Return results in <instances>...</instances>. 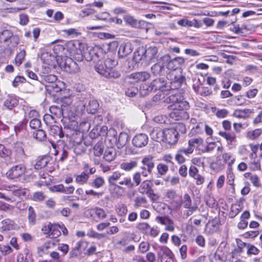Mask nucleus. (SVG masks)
Listing matches in <instances>:
<instances>
[{"instance_id":"nucleus-23","label":"nucleus","mask_w":262,"mask_h":262,"mask_svg":"<svg viewBox=\"0 0 262 262\" xmlns=\"http://www.w3.org/2000/svg\"><path fill=\"white\" fill-rule=\"evenodd\" d=\"M50 135L55 139H60L64 136L62 127L58 125H54L50 127Z\"/></svg>"},{"instance_id":"nucleus-5","label":"nucleus","mask_w":262,"mask_h":262,"mask_svg":"<svg viewBox=\"0 0 262 262\" xmlns=\"http://www.w3.org/2000/svg\"><path fill=\"white\" fill-rule=\"evenodd\" d=\"M46 61H43L45 64L48 66H51V63L50 61L54 59L56 61L58 66H70L72 63L77 64V62L73 58L69 57L67 56H57L56 57L52 56L51 55H48L47 53L42 54L41 55V59H45Z\"/></svg>"},{"instance_id":"nucleus-14","label":"nucleus","mask_w":262,"mask_h":262,"mask_svg":"<svg viewBox=\"0 0 262 262\" xmlns=\"http://www.w3.org/2000/svg\"><path fill=\"white\" fill-rule=\"evenodd\" d=\"M219 216H216L211 221H209L206 225L205 231L209 234H213L218 231L220 223Z\"/></svg>"},{"instance_id":"nucleus-13","label":"nucleus","mask_w":262,"mask_h":262,"mask_svg":"<svg viewBox=\"0 0 262 262\" xmlns=\"http://www.w3.org/2000/svg\"><path fill=\"white\" fill-rule=\"evenodd\" d=\"M88 245V243L86 242L83 241L78 242L76 246L70 251L69 258H73L80 256L86 248Z\"/></svg>"},{"instance_id":"nucleus-38","label":"nucleus","mask_w":262,"mask_h":262,"mask_svg":"<svg viewBox=\"0 0 262 262\" xmlns=\"http://www.w3.org/2000/svg\"><path fill=\"white\" fill-rule=\"evenodd\" d=\"M134 79L137 81H145L148 79L150 75L146 72H137L132 74Z\"/></svg>"},{"instance_id":"nucleus-7","label":"nucleus","mask_w":262,"mask_h":262,"mask_svg":"<svg viewBox=\"0 0 262 262\" xmlns=\"http://www.w3.org/2000/svg\"><path fill=\"white\" fill-rule=\"evenodd\" d=\"M165 197L169 202L171 207L174 210H178L181 208L180 199L181 196L178 194L175 190L168 189L165 193Z\"/></svg>"},{"instance_id":"nucleus-28","label":"nucleus","mask_w":262,"mask_h":262,"mask_svg":"<svg viewBox=\"0 0 262 262\" xmlns=\"http://www.w3.org/2000/svg\"><path fill=\"white\" fill-rule=\"evenodd\" d=\"M154 157L151 155H148L144 157L142 160L143 165L146 166L148 170L152 171L155 167Z\"/></svg>"},{"instance_id":"nucleus-53","label":"nucleus","mask_w":262,"mask_h":262,"mask_svg":"<svg viewBox=\"0 0 262 262\" xmlns=\"http://www.w3.org/2000/svg\"><path fill=\"white\" fill-rule=\"evenodd\" d=\"M61 69L68 74H75L79 72V67H59Z\"/></svg>"},{"instance_id":"nucleus-32","label":"nucleus","mask_w":262,"mask_h":262,"mask_svg":"<svg viewBox=\"0 0 262 262\" xmlns=\"http://www.w3.org/2000/svg\"><path fill=\"white\" fill-rule=\"evenodd\" d=\"M50 161V158L49 156L42 157L36 161L34 165V168L37 170L41 169L47 166Z\"/></svg>"},{"instance_id":"nucleus-12","label":"nucleus","mask_w":262,"mask_h":262,"mask_svg":"<svg viewBox=\"0 0 262 262\" xmlns=\"http://www.w3.org/2000/svg\"><path fill=\"white\" fill-rule=\"evenodd\" d=\"M163 142L172 145L176 144L178 140V133L173 128L165 129Z\"/></svg>"},{"instance_id":"nucleus-45","label":"nucleus","mask_w":262,"mask_h":262,"mask_svg":"<svg viewBox=\"0 0 262 262\" xmlns=\"http://www.w3.org/2000/svg\"><path fill=\"white\" fill-rule=\"evenodd\" d=\"M36 213L34 209L32 206H29L28 208V218L29 222L31 225H34L36 223Z\"/></svg>"},{"instance_id":"nucleus-15","label":"nucleus","mask_w":262,"mask_h":262,"mask_svg":"<svg viewBox=\"0 0 262 262\" xmlns=\"http://www.w3.org/2000/svg\"><path fill=\"white\" fill-rule=\"evenodd\" d=\"M14 156L17 162L24 161L27 158V155L25 152L22 144L20 142H17L14 145Z\"/></svg>"},{"instance_id":"nucleus-61","label":"nucleus","mask_w":262,"mask_h":262,"mask_svg":"<svg viewBox=\"0 0 262 262\" xmlns=\"http://www.w3.org/2000/svg\"><path fill=\"white\" fill-rule=\"evenodd\" d=\"M46 198V195L42 191L36 192L33 194V199L35 201L41 202Z\"/></svg>"},{"instance_id":"nucleus-21","label":"nucleus","mask_w":262,"mask_h":262,"mask_svg":"<svg viewBox=\"0 0 262 262\" xmlns=\"http://www.w3.org/2000/svg\"><path fill=\"white\" fill-rule=\"evenodd\" d=\"M165 129H162L160 128H154L150 132V136L152 140L161 142L163 141L164 137Z\"/></svg>"},{"instance_id":"nucleus-44","label":"nucleus","mask_w":262,"mask_h":262,"mask_svg":"<svg viewBox=\"0 0 262 262\" xmlns=\"http://www.w3.org/2000/svg\"><path fill=\"white\" fill-rule=\"evenodd\" d=\"M253 113V111L250 109H245L243 110L236 111L235 115L238 118H245L248 117L249 115Z\"/></svg>"},{"instance_id":"nucleus-16","label":"nucleus","mask_w":262,"mask_h":262,"mask_svg":"<svg viewBox=\"0 0 262 262\" xmlns=\"http://www.w3.org/2000/svg\"><path fill=\"white\" fill-rule=\"evenodd\" d=\"M166 84L165 81L162 78L155 79L150 83L151 89H152L153 91L159 90L163 92L164 94L168 92V90L169 89H166L167 86Z\"/></svg>"},{"instance_id":"nucleus-42","label":"nucleus","mask_w":262,"mask_h":262,"mask_svg":"<svg viewBox=\"0 0 262 262\" xmlns=\"http://www.w3.org/2000/svg\"><path fill=\"white\" fill-rule=\"evenodd\" d=\"M219 134L221 137L225 138L227 141H230L231 142L234 141L236 139V135L234 132H227L224 131H220Z\"/></svg>"},{"instance_id":"nucleus-39","label":"nucleus","mask_w":262,"mask_h":262,"mask_svg":"<svg viewBox=\"0 0 262 262\" xmlns=\"http://www.w3.org/2000/svg\"><path fill=\"white\" fill-rule=\"evenodd\" d=\"M13 32L7 29L0 30V42H6L12 35Z\"/></svg>"},{"instance_id":"nucleus-9","label":"nucleus","mask_w":262,"mask_h":262,"mask_svg":"<svg viewBox=\"0 0 262 262\" xmlns=\"http://www.w3.org/2000/svg\"><path fill=\"white\" fill-rule=\"evenodd\" d=\"M95 71L100 75L106 78H117L120 73L116 71L112 67H94Z\"/></svg>"},{"instance_id":"nucleus-51","label":"nucleus","mask_w":262,"mask_h":262,"mask_svg":"<svg viewBox=\"0 0 262 262\" xmlns=\"http://www.w3.org/2000/svg\"><path fill=\"white\" fill-rule=\"evenodd\" d=\"M237 254L232 250L225 255L224 262H235L237 260Z\"/></svg>"},{"instance_id":"nucleus-18","label":"nucleus","mask_w":262,"mask_h":262,"mask_svg":"<svg viewBox=\"0 0 262 262\" xmlns=\"http://www.w3.org/2000/svg\"><path fill=\"white\" fill-rule=\"evenodd\" d=\"M181 207L183 206L185 209H189L191 212H195L198 208L196 205H192L191 199L188 193H185L184 195L183 199L182 198L180 199Z\"/></svg>"},{"instance_id":"nucleus-40","label":"nucleus","mask_w":262,"mask_h":262,"mask_svg":"<svg viewBox=\"0 0 262 262\" xmlns=\"http://www.w3.org/2000/svg\"><path fill=\"white\" fill-rule=\"evenodd\" d=\"M33 137L39 141H44L47 139V135L43 129H38L33 133Z\"/></svg>"},{"instance_id":"nucleus-47","label":"nucleus","mask_w":262,"mask_h":262,"mask_svg":"<svg viewBox=\"0 0 262 262\" xmlns=\"http://www.w3.org/2000/svg\"><path fill=\"white\" fill-rule=\"evenodd\" d=\"M137 166L136 161H131L130 162H124L121 164L120 167L122 169L125 171H130Z\"/></svg>"},{"instance_id":"nucleus-54","label":"nucleus","mask_w":262,"mask_h":262,"mask_svg":"<svg viewBox=\"0 0 262 262\" xmlns=\"http://www.w3.org/2000/svg\"><path fill=\"white\" fill-rule=\"evenodd\" d=\"M89 178L88 174L85 172H82L80 174L77 175L76 177V181L77 183L83 184L86 182Z\"/></svg>"},{"instance_id":"nucleus-24","label":"nucleus","mask_w":262,"mask_h":262,"mask_svg":"<svg viewBox=\"0 0 262 262\" xmlns=\"http://www.w3.org/2000/svg\"><path fill=\"white\" fill-rule=\"evenodd\" d=\"M128 135L127 133L121 132L116 141V146L118 149L122 148L127 143L128 140Z\"/></svg>"},{"instance_id":"nucleus-52","label":"nucleus","mask_w":262,"mask_h":262,"mask_svg":"<svg viewBox=\"0 0 262 262\" xmlns=\"http://www.w3.org/2000/svg\"><path fill=\"white\" fill-rule=\"evenodd\" d=\"M262 134V129H256L252 132H249L247 134L248 137L251 140H255Z\"/></svg>"},{"instance_id":"nucleus-62","label":"nucleus","mask_w":262,"mask_h":262,"mask_svg":"<svg viewBox=\"0 0 262 262\" xmlns=\"http://www.w3.org/2000/svg\"><path fill=\"white\" fill-rule=\"evenodd\" d=\"M79 45L77 41H70L66 44V46L68 51L72 52L75 51V49H77V45Z\"/></svg>"},{"instance_id":"nucleus-50","label":"nucleus","mask_w":262,"mask_h":262,"mask_svg":"<svg viewBox=\"0 0 262 262\" xmlns=\"http://www.w3.org/2000/svg\"><path fill=\"white\" fill-rule=\"evenodd\" d=\"M11 155V150L5 147V146L0 144V157L1 158H6L10 156Z\"/></svg>"},{"instance_id":"nucleus-56","label":"nucleus","mask_w":262,"mask_h":262,"mask_svg":"<svg viewBox=\"0 0 262 262\" xmlns=\"http://www.w3.org/2000/svg\"><path fill=\"white\" fill-rule=\"evenodd\" d=\"M157 168L158 173L161 176L165 175L168 170V166L163 163H159L157 165Z\"/></svg>"},{"instance_id":"nucleus-19","label":"nucleus","mask_w":262,"mask_h":262,"mask_svg":"<svg viewBox=\"0 0 262 262\" xmlns=\"http://www.w3.org/2000/svg\"><path fill=\"white\" fill-rule=\"evenodd\" d=\"M1 231L3 233L15 230L17 228V225L15 224L14 221L9 219L3 220L1 222Z\"/></svg>"},{"instance_id":"nucleus-48","label":"nucleus","mask_w":262,"mask_h":262,"mask_svg":"<svg viewBox=\"0 0 262 262\" xmlns=\"http://www.w3.org/2000/svg\"><path fill=\"white\" fill-rule=\"evenodd\" d=\"M86 235L89 237L94 238L97 239H100L105 236V234L104 233H99L93 229H90L87 232Z\"/></svg>"},{"instance_id":"nucleus-49","label":"nucleus","mask_w":262,"mask_h":262,"mask_svg":"<svg viewBox=\"0 0 262 262\" xmlns=\"http://www.w3.org/2000/svg\"><path fill=\"white\" fill-rule=\"evenodd\" d=\"M57 243V242H55V241H53V239H52L51 238L49 241H48L46 242H45L43 245L39 247L38 248V250L42 251H44L45 250H47L48 249L51 248L52 247L56 245Z\"/></svg>"},{"instance_id":"nucleus-26","label":"nucleus","mask_w":262,"mask_h":262,"mask_svg":"<svg viewBox=\"0 0 262 262\" xmlns=\"http://www.w3.org/2000/svg\"><path fill=\"white\" fill-rule=\"evenodd\" d=\"M161 59L164 61L162 63V66H166V64H169L170 63L173 64V62L174 61H178L179 64H183L184 63V59L181 57L174 58L173 59L171 60L170 56L168 55H165L161 58Z\"/></svg>"},{"instance_id":"nucleus-20","label":"nucleus","mask_w":262,"mask_h":262,"mask_svg":"<svg viewBox=\"0 0 262 262\" xmlns=\"http://www.w3.org/2000/svg\"><path fill=\"white\" fill-rule=\"evenodd\" d=\"M146 49L144 47H139L134 52L133 60L135 63H139L142 60L146 61Z\"/></svg>"},{"instance_id":"nucleus-11","label":"nucleus","mask_w":262,"mask_h":262,"mask_svg":"<svg viewBox=\"0 0 262 262\" xmlns=\"http://www.w3.org/2000/svg\"><path fill=\"white\" fill-rule=\"evenodd\" d=\"M18 103L19 99L18 97L13 94L8 95L4 99L3 108L9 111H13L18 105Z\"/></svg>"},{"instance_id":"nucleus-59","label":"nucleus","mask_w":262,"mask_h":262,"mask_svg":"<svg viewBox=\"0 0 262 262\" xmlns=\"http://www.w3.org/2000/svg\"><path fill=\"white\" fill-rule=\"evenodd\" d=\"M247 254L248 255H257L259 252V250L257 249L256 247H255L253 245H251L248 244L247 245Z\"/></svg>"},{"instance_id":"nucleus-58","label":"nucleus","mask_w":262,"mask_h":262,"mask_svg":"<svg viewBox=\"0 0 262 262\" xmlns=\"http://www.w3.org/2000/svg\"><path fill=\"white\" fill-rule=\"evenodd\" d=\"M147 203V200L145 197H137L135 200V204L134 205L135 208H138L143 204Z\"/></svg>"},{"instance_id":"nucleus-34","label":"nucleus","mask_w":262,"mask_h":262,"mask_svg":"<svg viewBox=\"0 0 262 262\" xmlns=\"http://www.w3.org/2000/svg\"><path fill=\"white\" fill-rule=\"evenodd\" d=\"M58 224H53L52 231H51V233L49 235V237L50 238L57 243L59 242V239H57V237L61 234L60 231L58 229Z\"/></svg>"},{"instance_id":"nucleus-25","label":"nucleus","mask_w":262,"mask_h":262,"mask_svg":"<svg viewBox=\"0 0 262 262\" xmlns=\"http://www.w3.org/2000/svg\"><path fill=\"white\" fill-rule=\"evenodd\" d=\"M152 186L153 184L151 181L148 180H145L141 183L138 188V191L140 193L145 194L152 188Z\"/></svg>"},{"instance_id":"nucleus-35","label":"nucleus","mask_w":262,"mask_h":262,"mask_svg":"<svg viewBox=\"0 0 262 262\" xmlns=\"http://www.w3.org/2000/svg\"><path fill=\"white\" fill-rule=\"evenodd\" d=\"M152 91L150 84L148 85L146 83H143L139 90V94L140 96L145 97Z\"/></svg>"},{"instance_id":"nucleus-36","label":"nucleus","mask_w":262,"mask_h":262,"mask_svg":"<svg viewBox=\"0 0 262 262\" xmlns=\"http://www.w3.org/2000/svg\"><path fill=\"white\" fill-rule=\"evenodd\" d=\"M105 184L104 179L100 176L97 177L91 182L90 185L95 188H99L102 187Z\"/></svg>"},{"instance_id":"nucleus-33","label":"nucleus","mask_w":262,"mask_h":262,"mask_svg":"<svg viewBox=\"0 0 262 262\" xmlns=\"http://www.w3.org/2000/svg\"><path fill=\"white\" fill-rule=\"evenodd\" d=\"M99 103L96 100H90L89 104L85 106L86 110L89 114H94L96 113L98 107Z\"/></svg>"},{"instance_id":"nucleus-63","label":"nucleus","mask_w":262,"mask_h":262,"mask_svg":"<svg viewBox=\"0 0 262 262\" xmlns=\"http://www.w3.org/2000/svg\"><path fill=\"white\" fill-rule=\"evenodd\" d=\"M25 56L26 52L24 50L21 51L17 54L15 58V63L19 65L21 64L22 63L23 60L25 58Z\"/></svg>"},{"instance_id":"nucleus-17","label":"nucleus","mask_w":262,"mask_h":262,"mask_svg":"<svg viewBox=\"0 0 262 262\" xmlns=\"http://www.w3.org/2000/svg\"><path fill=\"white\" fill-rule=\"evenodd\" d=\"M132 142L135 146L141 148L147 144L148 138L145 134H139L134 137Z\"/></svg>"},{"instance_id":"nucleus-46","label":"nucleus","mask_w":262,"mask_h":262,"mask_svg":"<svg viewBox=\"0 0 262 262\" xmlns=\"http://www.w3.org/2000/svg\"><path fill=\"white\" fill-rule=\"evenodd\" d=\"M60 101L61 102L60 105L63 108H64V111H66L67 107L70 105L73 102L72 97L69 96L68 97H62Z\"/></svg>"},{"instance_id":"nucleus-37","label":"nucleus","mask_w":262,"mask_h":262,"mask_svg":"<svg viewBox=\"0 0 262 262\" xmlns=\"http://www.w3.org/2000/svg\"><path fill=\"white\" fill-rule=\"evenodd\" d=\"M125 95L129 97L136 96L139 93V89L134 84H130L126 89Z\"/></svg>"},{"instance_id":"nucleus-43","label":"nucleus","mask_w":262,"mask_h":262,"mask_svg":"<svg viewBox=\"0 0 262 262\" xmlns=\"http://www.w3.org/2000/svg\"><path fill=\"white\" fill-rule=\"evenodd\" d=\"M236 243L237 244V247L235 248L233 250L234 252H236L237 254H239L243 252L244 249L245 247H247V244L243 242L241 239L236 238Z\"/></svg>"},{"instance_id":"nucleus-29","label":"nucleus","mask_w":262,"mask_h":262,"mask_svg":"<svg viewBox=\"0 0 262 262\" xmlns=\"http://www.w3.org/2000/svg\"><path fill=\"white\" fill-rule=\"evenodd\" d=\"M158 49L156 47H150L148 49H146V61H148V63H150L155 58L157 53Z\"/></svg>"},{"instance_id":"nucleus-64","label":"nucleus","mask_w":262,"mask_h":262,"mask_svg":"<svg viewBox=\"0 0 262 262\" xmlns=\"http://www.w3.org/2000/svg\"><path fill=\"white\" fill-rule=\"evenodd\" d=\"M95 214L100 219H104L106 217V214L104 210L99 207H96L94 209Z\"/></svg>"},{"instance_id":"nucleus-60","label":"nucleus","mask_w":262,"mask_h":262,"mask_svg":"<svg viewBox=\"0 0 262 262\" xmlns=\"http://www.w3.org/2000/svg\"><path fill=\"white\" fill-rule=\"evenodd\" d=\"M30 126L32 129H38L41 126V121L38 119H32L30 122Z\"/></svg>"},{"instance_id":"nucleus-41","label":"nucleus","mask_w":262,"mask_h":262,"mask_svg":"<svg viewBox=\"0 0 262 262\" xmlns=\"http://www.w3.org/2000/svg\"><path fill=\"white\" fill-rule=\"evenodd\" d=\"M104 145L102 142L97 143L93 148L94 154L95 156L99 157L102 155Z\"/></svg>"},{"instance_id":"nucleus-2","label":"nucleus","mask_w":262,"mask_h":262,"mask_svg":"<svg viewBox=\"0 0 262 262\" xmlns=\"http://www.w3.org/2000/svg\"><path fill=\"white\" fill-rule=\"evenodd\" d=\"M109 190L112 188L121 189V186H126L128 188H133L134 186L130 176L118 171H115L108 177Z\"/></svg>"},{"instance_id":"nucleus-22","label":"nucleus","mask_w":262,"mask_h":262,"mask_svg":"<svg viewBox=\"0 0 262 262\" xmlns=\"http://www.w3.org/2000/svg\"><path fill=\"white\" fill-rule=\"evenodd\" d=\"M133 50L132 45L130 43L121 44L118 50V55L123 57L130 54Z\"/></svg>"},{"instance_id":"nucleus-27","label":"nucleus","mask_w":262,"mask_h":262,"mask_svg":"<svg viewBox=\"0 0 262 262\" xmlns=\"http://www.w3.org/2000/svg\"><path fill=\"white\" fill-rule=\"evenodd\" d=\"M50 112L55 116L56 118H60L63 116L64 108H63L60 105H53L50 107Z\"/></svg>"},{"instance_id":"nucleus-1","label":"nucleus","mask_w":262,"mask_h":262,"mask_svg":"<svg viewBox=\"0 0 262 262\" xmlns=\"http://www.w3.org/2000/svg\"><path fill=\"white\" fill-rule=\"evenodd\" d=\"M151 70L154 74H166L167 78L171 81V85L175 88H180L185 78L182 74V69L180 67L170 69L169 67H151Z\"/></svg>"},{"instance_id":"nucleus-10","label":"nucleus","mask_w":262,"mask_h":262,"mask_svg":"<svg viewBox=\"0 0 262 262\" xmlns=\"http://www.w3.org/2000/svg\"><path fill=\"white\" fill-rule=\"evenodd\" d=\"M26 170L24 164H18L11 167L6 173L8 178L11 179H16L23 176Z\"/></svg>"},{"instance_id":"nucleus-3","label":"nucleus","mask_w":262,"mask_h":262,"mask_svg":"<svg viewBox=\"0 0 262 262\" xmlns=\"http://www.w3.org/2000/svg\"><path fill=\"white\" fill-rule=\"evenodd\" d=\"M189 107V105L188 102H182L177 106L169 105L168 108L172 111L169 114V116L171 118L176 120L188 119L189 116L186 112V110L188 109Z\"/></svg>"},{"instance_id":"nucleus-6","label":"nucleus","mask_w":262,"mask_h":262,"mask_svg":"<svg viewBox=\"0 0 262 262\" xmlns=\"http://www.w3.org/2000/svg\"><path fill=\"white\" fill-rule=\"evenodd\" d=\"M9 189H6V193L0 192V199H4L7 201L12 202V198L10 194L18 198L26 195L27 191L25 189L19 188L15 186H9Z\"/></svg>"},{"instance_id":"nucleus-57","label":"nucleus","mask_w":262,"mask_h":262,"mask_svg":"<svg viewBox=\"0 0 262 262\" xmlns=\"http://www.w3.org/2000/svg\"><path fill=\"white\" fill-rule=\"evenodd\" d=\"M203 143V140L201 138H192L189 140L188 145H190V146H191V147H192V149L194 150L195 144L200 145L202 144Z\"/></svg>"},{"instance_id":"nucleus-8","label":"nucleus","mask_w":262,"mask_h":262,"mask_svg":"<svg viewBox=\"0 0 262 262\" xmlns=\"http://www.w3.org/2000/svg\"><path fill=\"white\" fill-rule=\"evenodd\" d=\"M157 256L160 262H174V254L167 246H160Z\"/></svg>"},{"instance_id":"nucleus-31","label":"nucleus","mask_w":262,"mask_h":262,"mask_svg":"<svg viewBox=\"0 0 262 262\" xmlns=\"http://www.w3.org/2000/svg\"><path fill=\"white\" fill-rule=\"evenodd\" d=\"M116 156L115 149L113 147L107 148L105 149L103 158L107 162L113 161Z\"/></svg>"},{"instance_id":"nucleus-55","label":"nucleus","mask_w":262,"mask_h":262,"mask_svg":"<svg viewBox=\"0 0 262 262\" xmlns=\"http://www.w3.org/2000/svg\"><path fill=\"white\" fill-rule=\"evenodd\" d=\"M136 228L143 233L147 234V230L149 229L150 226L147 223H139L137 225Z\"/></svg>"},{"instance_id":"nucleus-4","label":"nucleus","mask_w":262,"mask_h":262,"mask_svg":"<svg viewBox=\"0 0 262 262\" xmlns=\"http://www.w3.org/2000/svg\"><path fill=\"white\" fill-rule=\"evenodd\" d=\"M179 88H175V86H170L166 95L169 96L165 98L164 102L166 103H171L170 105H179L182 102H187L184 100V97L182 94L177 90Z\"/></svg>"},{"instance_id":"nucleus-30","label":"nucleus","mask_w":262,"mask_h":262,"mask_svg":"<svg viewBox=\"0 0 262 262\" xmlns=\"http://www.w3.org/2000/svg\"><path fill=\"white\" fill-rule=\"evenodd\" d=\"M124 20L127 24L135 28L138 27L139 24L144 25L145 23L144 21H140L138 22V21L134 17L129 15H126L124 16Z\"/></svg>"}]
</instances>
